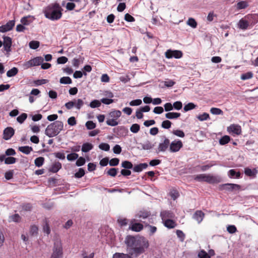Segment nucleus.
<instances>
[{"mask_svg":"<svg viewBox=\"0 0 258 258\" xmlns=\"http://www.w3.org/2000/svg\"><path fill=\"white\" fill-rule=\"evenodd\" d=\"M93 148V146L92 144L86 143L83 144L82 147V151L83 152H87L91 150Z\"/></svg>","mask_w":258,"mask_h":258,"instance_id":"393cba45","label":"nucleus"},{"mask_svg":"<svg viewBox=\"0 0 258 258\" xmlns=\"http://www.w3.org/2000/svg\"><path fill=\"white\" fill-rule=\"evenodd\" d=\"M101 105V102L98 100H94L91 101L89 104V106L92 108L98 107Z\"/></svg>","mask_w":258,"mask_h":258,"instance_id":"79ce46f5","label":"nucleus"},{"mask_svg":"<svg viewBox=\"0 0 258 258\" xmlns=\"http://www.w3.org/2000/svg\"><path fill=\"white\" fill-rule=\"evenodd\" d=\"M230 140L229 136L225 135L222 137L219 140V143L220 145H224L227 144Z\"/></svg>","mask_w":258,"mask_h":258,"instance_id":"473e14b6","label":"nucleus"},{"mask_svg":"<svg viewBox=\"0 0 258 258\" xmlns=\"http://www.w3.org/2000/svg\"><path fill=\"white\" fill-rule=\"evenodd\" d=\"M248 5L246 1H241L237 4V8L238 10L243 9L248 7Z\"/></svg>","mask_w":258,"mask_h":258,"instance_id":"c9c22d12","label":"nucleus"},{"mask_svg":"<svg viewBox=\"0 0 258 258\" xmlns=\"http://www.w3.org/2000/svg\"><path fill=\"white\" fill-rule=\"evenodd\" d=\"M59 82L63 84H70L72 83V80L69 77H63L60 79Z\"/></svg>","mask_w":258,"mask_h":258,"instance_id":"e433bc0d","label":"nucleus"},{"mask_svg":"<svg viewBox=\"0 0 258 258\" xmlns=\"http://www.w3.org/2000/svg\"><path fill=\"white\" fill-rule=\"evenodd\" d=\"M79 155L77 153H71L68 154L67 156V158L69 161H74L78 158Z\"/></svg>","mask_w":258,"mask_h":258,"instance_id":"de8ad7c7","label":"nucleus"},{"mask_svg":"<svg viewBox=\"0 0 258 258\" xmlns=\"http://www.w3.org/2000/svg\"><path fill=\"white\" fill-rule=\"evenodd\" d=\"M196 107V105L193 103H188V104L184 105L183 109L185 111H188L189 110L195 109Z\"/></svg>","mask_w":258,"mask_h":258,"instance_id":"4c0bfd02","label":"nucleus"},{"mask_svg":"<svg viewBox=\"0 0 258 258\" xmlns=\"http://www.w3.org/2000/svg\"><path fill=\"white\" fill-rule=\"evenodd\" d=\"M206 174H201L197 175L195 179L199 181H206Z\"/></svg>","mask_w":258,"mask_h":258,"instance_id":"4d7b16f0","label":"nucleus"},{"mask_svg":"<svg viewBox=\"0 0 258 258\" xmlns=\"http://www.w3.org/2000/svg\"><path fill=\"white\" fill-rule=\"evenodd\" d=\"M63 127V123L60 121H56L48 125L45 129V134L49 137L57 136Z\"/></svg>","mask_w":258,"mask_h":258,"instance_id":"7ed1b4c3","label":"nucleus"},{"mask_svg":"<svg viewBox=\"0 0 258 258\" xmlns=\"http://www.w3.org/2000/svg\"><path fill=\"white\" fill-rule=\"evenodd\" d=\"M34 19L35 18L33 16L29 15L26 17H23L21 19V22L24 25H29L33 21Z\"/></svg>","mask_w":258,"mask_h":258,"instance_id":"a211bd4d","label":"nucleus"},{"mask_svg":"<svg viewBox=\"0 0 258 258\" xmlns=\"http://www.w3.org/2000/svg\"><path fill=\"white\" fill-rule=\"evenodd\" d=\"M172 134H173L174 135L180 137V138H183L185 136V134L184 132L180 130H173L172 132Z\"/></svg>","mask_w":258,"mask_h":258,"instance_id":"58836bf2","label":"nucleus"},{"mask_svg":"<svg viewBox=\"0 0 258 258\" xmlns=\"http://www.w3.org/2000/svg\"><path fill=\"white\" fill-rule=\"evenodd\" d=\"M4 46L5 50L9 52L11 51L12 39L10 37L5 36L4 37Z\"/></svg>","mask_w":258,"mask_h":258,"instance_id":"4468645a","label":"nucleus"},{"mask_svg":"<svg viewBox=\"0 0 258 258\" xmlns=\"http://www.w3.org/2000/svg\"><path fill=\"white\" fill-rule=\"evenodd\" d=\"M147 228L150 235H153L157 231V228L154 226L148 225Z\"/></svg>","mask_w":258,"mask_h":258,"instance_id":"338daca9","label":"nucleus"},{"mask_svg":"<svg viewBox=\"0 0 258 258\" xmlns=\"http://www.w3.org/2000/svg\"><path fill=\"white\" fill-rule=\"evenodd\" d=\"M14 130L12 127H8L4 131L3 138L6 140H8L12 138L14 135Z\"/></svg>","mask_w":258,"mask_h":258,"instance_id":"ddd939ff","label":"nucleus"},{"mask_svg":"<svg viewBox=\"0 0 258 258\" xmlns=\"http://www.w3.org/2000/svg\"><path fill=\"white\" fill-rule=\"evenodd\" d=\"M227 132L232 135H240L241 134V127L237 124H232L227 128Z\"/></svg>","mask_w":258,"mask_h":258,"instance_id":"6e6552de","label":"nucleus"},{"mask_svg":"<svg viewBox=\"0 0 258 258\" xmlns=\"http://www.w3.org/2000/svg\"><path fill=\"white\" fill-rule=\"evenodd\" d=\"M165 111L169 112L173 109V106L171 103H166L164 105Z\"/></svg>","mask_w":258,"mask_h":258,"instance_id":"052dcab7","label":"nucleus"},{"mask_svg":"<svg viewBox=\"0 0 258 258\" xmlns=\"http://www.w3.org/2000/svg\"><path fill=\"white\" fill-rule=\"evenodd\" d=\"M62 254V244L59 239L54 241L50 258H61Z\"/></svg>","mask_w":258,"mask_h":258,"instance_id":"39448f33","label":"nucleus"},{"mask_svg":"<svg viewBox=\"0 0 258 258\" xmlns=\"http://www.w3.org/2000/svg\"><path fill=\"white\" fill-rule=\"evenodd\" d=\"M18 73V69L17 68L14 67L7 72V76L8 77H12L16 75Z\"/></svg>","mask_w":258,"mask_h":258,"instance_id":"c85d7f7f","label":"nucleus"},{"mask_svg":"<svg viewBox=\"0 0 258 258\" xmlns=\"http://www.w3.org/2000/svg\"><path fill=\"white\" fill-rule=\"evenodd\" d=\"M85 163V159L83 157H80L76 161V165L78 166H81L83 165Z\"/></svg>","mask_w":258,"mask_h":258,"instance_id":"774afa93","label":"nucleus"},{"mask_svg":"<svg viewBox=\"0 0 258 258\" xmlns=\"http://www.w3.org/2000/svg\"><path fill=\"white\" fill-rule=\"evenodd\" d=\"M161 217L162 220L165 219H169L172 218L174 217V214L170 211H163L161 213Z\"/></svg>","mask_w":258,"mask_h":258,"instance_id":"6ab92c4d","label":"nucleus"},{"mask_svg":"<svg viewBox=\"0 0 258 258\" xmlns=\"http://www.w3.org/2000/svg\"><path fill=\"white\" fill-rule=\"evenodd\" d=\"M224 189L228 190H238L240 188V186L238 184L233 183H226L223 185Z\"/></svg>","mask_w":258,"mask_h":258,"instance_id":"dca6fc26","label":"nucleus"},{"mask_svg":"<svg viewBox=\"0 0 258 258\" xmlns=\"http://www.w3.org/2000/svg\"><path fill=\"white\" fill-rule=\"evenodd\" d=\"M228 175L230 178H233L234 176L236 178L240 177L241 173L239 172H236L234 169H231L229 171Z\"/></svg>","mask_w":258,"mask_h":258,"instance_id":"c756f323","label":"nucleus"},{"mask_svg":"<svg viewBox=\"0 0 258 258\" xmlns=\"http://www.w3.org/2000/svg\"><path fill=\"white\" fill-rule=\"evenodd\" d=\"M210 116L209 114L207 113H203L202 114H200L197 116V118L201 121L207 120V119H209Z\"/></svg>","mask_w":258,"mask_h":258,"instance_id":"f704fd0d","label":"nucleus"},{"mask_svg":"<svg viewBox=\"0 0 258 258\" xmlns=\"http://www.w3.org/2000/svg\"><path fill=\"white\" fill-rule=\"evenodd\" d=\"M147 167L148 164L147 163H141L135 165L133 168V170L135 172H139L142 171L143 169H146Z\"/></svg>","mask_w":258,"mask_h":258,"instance_id":"412c9836","label":"nucleus"},{"mask_svg":"<svg viewBox=\"0 0 258 258\" xmlns=\"http://www.w3.org/2000/svg\"><path fill=\"white\" fill-rule=\"evenodd\" d=\"M99 148L100 149L105 151H108L110 149V146L107 143H101L99 145Z\"/></svg>","mask_w":258,"mask_h":258,"instance_id":"5fc2aeb1","label":"nucleus"},{"mask_svg":"<svg viewBox=\"0 0 258 258\" xmlns=\"http://www.w3.org/2000/svg\"><path fill=\"white\" fill-rule=\"evenodd\" d=\"M187 25L193 28H196L197 26V23L196 20L192 18H189L186 22Z\"/></svg>","mask_w":258,"mask_h":258,"instance_id":"72a5a7b5","label":"nucleus"},{"mask_svg":"<svg viewBox=\"0 0 258 258\" xmlns=\"http://www.w3.org/2000/svg\"><path fill=\"white\" fill-rule=\"evenodd\" d=\"M171 122L168 120L163 121L161 124L162 127L166 129L169 128L171 127Z\"/></svg>","mask_w":258,"mask_h":258,"instance_id":"864d4df0","label":"nucleus"},{"mask_svg":"<svg viewBox=\"0 0 258 258\" xmlns=\"http://www.w3.org/2000/svg\"><path fill=\"white\" fill-rule=\"evenodd\" d=\"M238 27L241 29H246L249 25L248 21L241 19L238 22Z\"/></svg>","mask_w":258,"mask_h":258,"instance_id":"cd10ccee","label":"nucleus"},{"mask_svg":"<svg viewBox=\"0 0 258 258\" xmlns=\"http://www.w3.org/2000/svg\"><path fill=\"white\" fill-rule=\"evenodd\" d=\"M43 13L45 17L52 21L59 19L62 16L61 8L58 4H52L44 8Z\"/></svg>","mask_w":258,"mask_h":258,"instance_id":"f03ea898","label":"nucleus"},{"mask_svg":"<svg viewBox=\"0 0 258 258\" xmlns=\"http://www.w3.org/2000/svg\"><path fill=\"white\" fill-rule=\"evenodd\" d=\"M165 55L167 58H180L182 56V52L180 50L168 49L165 52Z\"/></svg>","mask_w":258,"mask_h":258,"instance_id":"1a4fd4ad","label":"nucleus"},{"mask_svg":"<svg viewBox=\"0 0 258 258\" xmlns=\"http://www.w3.org/2000/svg\"><path fill=\"white\" fill-rule=\"evenodd\" d=\"M131 228L133 231L139 232L143 229V226L141 223H136L132 225Z\"/></svg>","mask_w":258,"mask_h":258,"instance_id":"b1692460","label":"nucleus"},{"mask_svg":"<svg viewBox=\"0 0 258 258\" xmlns=\"http://www.w3.org/2000/svg\"><path fill=\"white\" fill-rule=\"evenodd\" d=\"M181 115L180 113L169 112L165 114V117L169 119H176L180 117Z\"/></svg>","mask_w":258,"mask_h":258,"instance_id":"aec40b11","label":"nucleus"},{"mask_svg":"<svg viewBox=\"0 0 258 258\" xmlns=\"http://www.w3.org/2000/svg\"><path fill=\"white\" fill-rule=\"evenodd\" d=\"M19 150L25 154L26 155L29 154L30 152L33 150V149L31 147L29 146H23L19 148Z\"/></svg>","mask_w":258,"mask_h":258,"instance_id":"a878e982","label":"nucleus"},{"mask_svg":"<svg viewBox=\"0 0 258 258\" xmlns=\"http://www.w3.org/2000/svg\"><path fill=\"white\" fill-rule=\"evenodd\" d=\"M138 146V149L140 150H149L152 149L155 145L152 143V142L147 140L145 141L144 143H139Z\"/></svg>","mask_w":258,"mask_h":258,"instance_id":"9b49d317","label":"nucleus"},{"mask_svg":"<svg viewBox=\"0 0 258 258\" xmlns=\"http://www.w3.org/2000/svg\"><path fill=\"white\" fill-rule=\"evenodd\" d=\"M27 114L25 113H22L20 116L17 117V120L20 123H22L27 118Z\"/></svg>","mask_w":258,"mask_h":258,"instance_id":"37998d69","label":"nucleus"},{"mask_svg":"<svg viewBox=\"0 0 258 258\" xmlns=\"http://www.w3.org/2000/svg\"><path fill=\"white\" fill-rule=\"evenodd\" d=\"M126 251L131 255L138 256L149 247V240L143 236H127L124 241Z\"/></svg>","mask_w":258,"mask_h":258,"instance_id":"f257e3e1","label":"nucleus"},{"mask_svg":"<svg viewBox=\"0 0 258 258\" xmlns=\"http://www.w3.org/2000/svg\"><path fill=\"white\" fill-rule=\"evenodd\" d=\"M44 159L42 157H39L35 159L34 163L37 167H41L44 163Z\"/></svg>","mask_w":258,"mask_h":258,"instance_id":"2f4dec72","label":"nucleus"},{"mask_svg":"<svg viewBox=\"0 0 258 258\" xmlns=\"http://www.w3.org/2000/svg\"><path fill=\"white\" fill-rule=\"evenodd\" d=\"M39 42L38 41H31L29 42V45L30 48L36 49L39 46Z\"/></svg>","mask_w":258,"mask_h":258,"instance_id":"ea45409f","label":"nucleus"},{"mask_svg":"<svg viewBox=\"0 0 258 258\" xmlns=\"http://www.w3.org/2000/svg\"><path fill=\"white\" fill-rule=\"evenodd\" d=\"M216 16V15L214 14V12H210L207 17V20L208 22H212Z\"/></svg>","mask_w":258,"mask_h":258,"instance_id":"13d9d810","label":"nucleus"},{"mask_svg":"<svg viewBox=\"0 0 258 258\" xmlns=\"http://www.w3.org/2000/svg\"><path fill=\"white\" fill-rule=\"evenodd\" d=\"M131 255H130L128 253L127 254L120 253V252H116L115 253L113 256L112 258H132Z\"/></svg>","mask_w":258,"mask_h":258,"instance_id":"bb28decb","label":"nucleus"},{"mask_svg":"<svg viewBox=\"0 0 258 258\" xmlns=\"http://www.w3.org/2000/svg\"><path fill=\"white\" fill-rule=\"evenodd\" d=\"M140 129V126L137 124H133L130 127L131 131L133 133H137Z\"/></svg>","mask_w":258,"mask_h":258,"instance_id":"a18cd8bd","label":"nucleus"},{"mask_svg":"<svg viewBox=\"0 0 258 258\" xmlns=\"http://www.w3.org/2000/svg\"><path fill=\"white\" fill-rule=\"evenodd\" d=\"M121 112L119 110H113L110 112L107 118L106 123L107 125L114 126L118 124L117 119L121 116Z\"/></svg>","mask_w":258,"mask_h":258,"instance_id":"20e7f679","label":"nucleus"},{"mask_svg":"<svg viewBox=\"0 0 258 258\" xmlns=\"http://www.w3.org/2000/svg\"><path fill=\"white\" fill-rule=\"evenodd\" d=\"M61 167V165L60 163L57 162L54 163L51 167L50 171L53 173L57 172Z\"/></svg>","mask_w":258,"mask_h":258,"instance_id":"7c9ffc66","label":"nucleus"},{"mask_svg":"<svg viewBox=\"0 0 258 258\" xmlns=\"http://www.w3.org/2000/svg\"><path fill=\"white\" fill-rule=\"evenodd\" d=\"M164 225L168 228H173L175 227L176 224L174 221L171 219L163 220Z\"/></svg>","mask_w":258,"mask_h":258,"instance_id":"5701e85b","label":"nucleus"},{"mask_svg":"<svg viewBox=\"0 0 258 258\" xmlns=\"http://www.w3.org/2000/svg\"><path fill=\"white\" fill-rule=\"evenodd\" d=\"M204 216L205 214L202 211H197L193 215V218L196 220L198 223H200L202 221Z\"/></svg>","mask_w":258,"mask_h":258,"instance_id":"f3484780","label":"nucleus"},{"mask_svg":"<svg viewBox=\"0 0 258 258\" xmlns=\"http://www.w3.org/2000/svg\"><path fill=\"white\" fill-rule=\"evenodd\" d=\"M227 231L231 234H233L236 232L237 229L234 225H229L227 227Z\"/></svg>","mask_w":258,"mask_h":258,"instance_id":"0e129e2a","label":"nucleus"},{"mask_svg":"<svg viewBox=\"0 0 258 258\" xmlns=\"http://www.w3.org/2000/svg\"><path fill=\"white\" fill-rule=\"evenodd\" d=\"M85 174V171L83 168H79V171L75 173V177L77 178H81Z\"/></svg>","mask_w":258,"mask_h":258,"instance_id":"69168bd1","label":"nucleus"},{"mask_svg":"<svg viewBox=\"0 0 258 258\" xmlns=\"http://www.w3.org/2000/svg\"><path fill=\"white\" fill-rule=\"evenodd\" d=\"M74 102H75V107L78 110L80 109V108L83 106L84 105V102L81 99H78L77 100H75L74 101Z\"/></svg>","mask_w":258,"mask_h":258,"instance_id":"a19ab883","label":"nucleus"},{"mask_svg":"<svg viewBox=\"0 0 258 258\" xmlns=\"http://www.w3.org/2000/svg\"><path fill=\"white\" fill-rule=\"evenodd\" d=\"M183 144L180 140H175L169 144V150L171 152H177L182 147Z\"/></svg>","mask_w":258,"mask_h":258,"instance_id":"0eeeda50","label":"nucleus"},{"mask_svg":"<svg viewBox=\"0 0 258 258\" xmlns=\"http://www.w3.org/2000/svg\"><path fill=\"white\" fill-rule=\"evenodd\" d=\"M210 112L215 115L222 114L223 111L219 108L213 107L210 109Z\"/></svg>","mask_w":258,"mask_h":258,"instance_id":"49530a36","label":"nucleus"},{"mask_svg":"<svg viewBox=\"0 0 258 258\" xmlns=\"http://www.w3.org/2000/svg\"><path fill=\"white\" fill-rule=\"evenodd\" d=\"M253 74L251 72H247L245 74H242L240 78L242 80H248L251 79L252 77Z\"/></svg>","mask_w":258,"mask_h":258,"instance_id":"09e8293b","label":"nucleus"},{"mask_svg":"<svg viewBox=\"0 0 258 258\" xmlns=\"http://www.w3.org/2000/svg\"><path fill=\"white\" fill-rule=\"evenodd\" d=\"M199 258H210V256L204 250H201L198 253Z\"/></svg>","mask_w":258,"mask_h":258,"instance_id":"6e6d98bb","label":"nucleus"},{"mask_svg":"<svg viewBox=\"0 0 258 258\" xmlns=\"http://www.w3.org/2000/svg\"><path fill=\"white\" fill-rule=\"evenodd\" d=\"M121 166L122 167L126 169H131L133 168L132 163L128 161H124L122 162Z\"/></svg>","mask_w":258,"mask_h":258,"instance_id":"603ef678","label":"nucleus"},{"mask_svg":"<svg viewBox=\"0 0 258 258\" xmlns=\"http://www.w3.org/2000/svg\"><path fill=\"white\" fill-rule=\"evenodd\" d=\"M257 173V171L256 169H251L248 168H246L244 169V173L248 176L255 177Z\"/></svg>","mask_w":258,"mask_h":258,"instance_id":"4be33fe9","label":"nucleus"},{"mask_svg":"<svg viewBox=\"0 0 258 258\" xmlns=\"http://www.w3.org/2000/svg\"><path fill=\"white\" fill-rule=\"evenodd\" d=\"M85 125L88 130H92L96 127V124L91 120L87 121Z\"/></svg>","mask_w":258,"mask_h":258,"instance_id":"8fccbe9b","label":"nucleus"},{"mask_svg":"<svg viewBox=\"0 0 258 258\" xmlns=\"http://www.w3.org/2000/svg\"><path fill=\"white\" fill-rule=\"evenodd\" d=\"M169 140L165 138L163 141L159 143L156 150L157 153L165 152L169 146Z\"/></svg>","mask_w":258,"mask_h":258,"instance_id":"9d476101","label":"nucleus"},{"mask_svg":"<svg viewBox=\"0 0 258 258\" xmlns=\"http://www.w3.org/2000/svg\"><path fill=\"white\" fill-rule=\"evenodd\" d=\"M83 63V60L81 58H75L72 60V64L73 66L76 68H78L81 63Z\"/></svg>","mask_w":258,"mask_h":258,"instance_id":"c03bdc74","label":"nucleus"},{"mask_svg":"<svg viewBox=\"0 0 258 258\" xmlns=\"http://www.w3.org/2000/svg\"><path fill=\"white\" fill-rule=\"evenodd\" d=\"M43 58L41 56H38L26 62L24 64L25 68L28 69L32 67L39 66L43 62Z\"/></svg>","mask_w":258,"mask_h":258,"instance_id":"423d86ee","label":"nucleus"},{"mask_svg":"<svg viewBox=\"0 0 258 258\" xmlns=\"http://www.w3.org/2000/svg\"><path fill=\"white\" fill-rule=\"evenodd\" d=\"M15 25V21H9L6 25L0 26V32L4 33L12 29Z\"/></svg>","mask_w":258,"mask_h":258,"instance_id":"f8f14e48","label":"nucleus"},{"mask_svg":"<svg viewBox=\"0 0 258 258\" xmlns=\"http://www.w3.org/2000/svg\"><path fill=\"white\" fill-rule=\"evenodd\" d=\"M173 108L176 110H180L182 108V104L180 101H176L172 104Z\"/></svg>","mask_w":258,"mask_h":258,"instance_id":"e2e57ef3","label":"nucleus"},{"mask_svg":"<svg viewBox=\"0 0 258 258\" xmlns=\"http://www.w3.org/2000/svg\"><path fill=\"white\" fill-rule=\"evenodd\" d=\"M16 162V158L13 157H7L5 160V163L6 164H14Z\"/></svg>","mask_w":258,"mask_h":258,"instance_id":"3c124183","label":"nucleus"},{"mask_svg":"<svg viewBox=\"0 0 258 258\" xmlns=\"http://www.w3.org/2000/svg\"><path fill=\"white\" fill-rule=\"evenodd\" d=\"M206 181L210 183H218L220 181V178L218 176L206 174Z\"/></svg>","mask_w":258,"mask_h":258,"instance_id":"2eb2a0df","label":"nucleus"},{"mask_svg":"<svg viewBox=\"0 0 258 258\" xmlns=\"http://www.w3.org/2000/svg\"><path fill=\"white\" fill-rule=\"evenodd\" d=\"M117 172V169L115 168H112L110 169L107 171V174L111 176L114 177L115 176H116Z\"/></svg>","mask_w":258,"mask_h":258,"instance_id":"680f3d73","label":"nucleus"},{"mask_svg":"<svg viewBox=\"0 0 258 258\" xmlns=\"http://www.w3.org/2000/svg\"><path fill=\"white\" fill-rule=\"evenodd\" d=\"M83 74L84 75H87V74L85 72L82 73V72L80 71H76L74 73L73 77L76 79L81 78L82 77Z\"/></svg>","mask_w":258,"mask_h":258,"instance_id":"bf43d9fd","label":"nucleus"}]
</instances>
